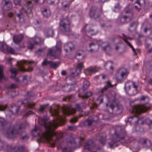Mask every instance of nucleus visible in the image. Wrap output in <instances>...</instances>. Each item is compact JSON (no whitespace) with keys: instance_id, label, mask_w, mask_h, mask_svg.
I'll list each match as a JSON object with an SVG mask.
<instances>
[{"instance_id":"ddd939ff","label":"nucleus","mask_w":152,"mask_h":152,"mask_svg":"<svg viewBox=\"0 0 152 152\" xmlns=\"http://www.w3.org/2000/svg\"><path fill=\"white\" fill-rule=\"evenodd\" d=\"M98 120V117L96 116L93 115L89 117L86 120L81 122L79 124V126L81 127L85 126H90L93 122H96Z\"/></svg>"},{"instance_id":"e433bc0d","label":"nucleus","mask_w":152,"mask_h":152,"mask_svg":"<svg viewBox=\"0 0 152 152\" xmlns=\"http://www.w3.org/2000/svg\"><path fill=\"white\" fill-rule=\"evenodd\" d=\"M113 63L112 61H108L104 65V67L106 69V68L109 67L110 69L113 70V68L112 66Z\"/></svg>"},{"instance_id":"9b49d317","label":"nucleus","mask_w":152,"mask_h":152,"mask_svg":"<svg viewBox=\"0 0 152 152\" xmlns=\"http://www.w3.org/2000/svg\"><path fill=\"white\" fill-rule=\"evenodd\" d=\"M128 71L124 68L119 69L115 75V79L118 81H120L126 78L128 75Z\"/></svg>"},{"instance_id":"7ed1b4c3","label":"nucleus","mask_w":152,"mask_h":152,"mask_svg":"<svg viewBox=\"0 0 152 152\" xmlns=\"http://www.w3.org/2000/svg\"><path fill=\"white\" fill-rule=\"evenodd\" d=\"M134 101L133 100L130 101L131 109L130 110V112L134 114V115L128 118L127 120L126 121V123L127 124L129 123L130 125L132 124L135 125L138 123L143 124L144 123L143 118H139L136 115L146 111L150 108V105L148 102H146L145 104L142 105H132L131 103L133 102Z\"/></svg>"},{"instance_id":"c85d7f7f","label":"nucleus","mask_w":152,"mask_h":152,"mask_svg":"<svg viewBox=\"0 0 152 152\" xmlns=\"http://www.w3.org/2000/svg\"><path fill=\"white\" fill-rule=\"evenodd\" d=\"M11 152H28L27 151L25 150L22 146H18L15 147L12 149Z\"/></svg>"},{"instance_id":"f03ea898","label":"nucleus","mask_w":152,"mask_h":152,"mask_svg":"<svg viewBox=\"0 0 152 152\" xmlns=\"http://www.w3.org/2000/svg\"><path fill=\"white\" fill-rule=\"evenodd\" d=\"M8 124L3 118L0 117V129L6 131L5 134L4 133V135L7 138L13 139L20 135V138L22 140H26L28 139V136L24 132L25 126L22 127L21 125L18 129H17L16 126L8 128Z\"/></svg>"},{"instance_id":"de8ad7c7","label":"nucleus","mask_w":152,"mask_h":152,"mask_svg":"<svg viewBox=\"0 0 152 152\" xmlns=\"http://www.w3.org/2000/svg\"><path fill=\"white\" fill-rule=\"evenodd\" d=\"M18 64L19 67V69L20 71H26V69L24 68L22 64H20V63L19 62H18Z\"/></svg>"},{"instance_id":"3c124183","label":"nucleus","mask_w":152,"mask_h":152,"mask_svg":"<svg viewBox=\"0 0 152 152\" xmlns=\"http://www.w3.org/2000/svg\"><path fill=\"white\" fill-rule=\"evenodd\" d=\"M59 2V0H55L54 1H52L50 2L49 3L50 5H57L58 4Z\"/></svg>"},{"instance_id":"6e6d98bb","label":"nucleus","mask_w":152,"mask_h":152,"mask_svg":"<svg viewBox=\"0 0 152 152\" xmlns=\"http://www.w3.org/2000/svg\"><path fill=\"white\" fill-rule=\"evenodd\" d=\"M7 107V105H0V111H3Z\"/></svg>"},{"instance_id":"f704fd0d","label":"nucleus","mask_w":152,"mask_h":152,"mask_svg":"<svg viewBox=\"0 0 152 152\" xmlns=\"http://www.w3.org/2000/svg\"><path fill=\"white\" fill-rule=\"evenodd\" d=\"M42 13L45 17H48L51 15V12L49 9H44L42 11Z\"/></svg>"},{"instance_id":"a211bd4d","label":"nucleus","mask_w":152,"mask_h":152,"mask_svg":"<svg viewBox=\"0 0 152 152\" xmlns=\"http://www.w3.org/2000/svg\"><path fill=\"white\" fill-rule=\"evenodd\" d=\"M147 21H145L142 24L141 28L145 27L144 28V33L147 34L148 36L151 34L152 33V28L150 25H147Z\"/></svg>"},{"instance_id":"a18cd8bd","label":"nucleus","mask_w":152,"mask_h":152,"mask_svg":"<svg viewBox=\"0 0 152 152\" xmlns=\"http://www.w3.org/2000/svg\"><path fill=\"white\" fill-rule=\"evenodd\" d=\"M150 41L152 42V38H149L145 40V42H146L145 46L146 48H148L150 47V44L148 43V42H149Z\"/></svg>"},{"instance_id":"680f3d73","label":"nucleus","mask_w":152,"mask_h":152,"mask_svg":"<svg viewBox=\"0 0 152 152\" xmlns=\"http://www.w3.org/2000/svg\"><path fill=\"white\" fill-rule=\"evenodd\" d=\"M27 102H28V99H25L23 101H22L21 103V104L26 103Z\"/></svg>"},{"instance_id":"72a5a7b5","label":"nucleus","mask_w":152,"mask_h":152,"mask_svg":"<svg viewBox=\"0 0 152 152\" xmlns=\"http://www.w3.org/2000/svg\"><path fill=\"white\" fill-rule=\"evenodd\" d=\"M10 72L14 74L13 76H11V77L15 79L16 82H18L19 80L17 78H16L15 77L17 74L18 72V71L15 68H11L10 69Z\"/></svg>"},{"instance_id":"473e14b6","label":"nucleus","mask_w":152,"mask_h":152,"mask_svg":"<svg viewBox=\"0 0 152 152\" xmlns=\"http://www.w3.org/2000/svg\"><path fill=\"white\" fill-rule=\"evenodd\" d=\"M54 34V30L52 28L46 30L44 32V34L47 37H52Z\"/></svg>"},{"instance_id":"0eeeda50","label":"nucleus","mask_w":152,"mask_h":152,"mask_svg":"<svg viewBox=\"0 0 152 152\" xmlns=\"http://www.w3.org/2000/svg\"><path fill=\"white\" fill-rule=\"evenodd\" d=\"M61 43L60 40L56 42L55 47L48 49V56L51 59H54L58 57L61 52Z\"/></svg>"},{"instance_id":"7c9ffc66","label":"nucleus","mask_w":152,"mask_h":152,"mask_svg":"<svg viewBox=\"0 0 152 152\" xmlns=\"http://www.w3.org/2000/svg\"><path fill=\"white\" fill-rule=\"evenodd\" d=\"M23 37V35L22 34H20L14 36L13 38V40L15 44H18L21 41Z\"/></svg>"},{"instance_id":"39448f33","label":"nucleus","mask_w":152,"mask_h":152,"mask_svg":"<svg viewBox=\"0 0 152 152\" xmlns=\"http://www.w3.org/2000/svg\"><path fill=\"white\" fill-rule=\"evenodd\" d=\"M115 92L112 91L109 92L108 94L105 95L107 101V103L106 104L107 111L110 113H112L116 108V111H118V113H121L122 112V106L119 104L118 100L115 98Z\"/></svg>"},{"instance_id":"20e7f679","label":"nucleus","mask_w":152,"mask_h":152,"mask_svg":"<svg viewBox=\"0 0 152 152\" xmlns=\"http://www.w3.org/2000/svg\"><path fill=\"white\" fill-rule=\"evenodd\" d=\"M124 138L128 140L127 141H125V143H127L131 139V138H129L126 136V132L124 130L122 129L120 126H117L115 129L114 134L110 138L111 141L108 142L110 147L112 148L117 146L118 145V142Z\"/></svg>"},{"instance_id":"ea45409f","label":"nucleus","mask_w":152,"mask_h":152,"mask_svg":"<svg viewBox=\"0 0 152 152\" xmlns=\"http://www.w3.org/2000/svg\"><path fill=\"white\" fill-rule=\"evenodd\" d=\"M89 86V82L86 80H85L84 81L83 85V91L85 90Z\"/></svg>"},{"instance_id":"49530a36","label":"nucleus","mask_w":152,"mask_h":152,"mask_svg":"<svg viewBox=\"0 0 152 152\" xmlns=\"http://www.w3.org/2000/svg\"><path fill=\"white\" fill-rule=\"evenodd\" d=\"M37 53L38 55L40 56H43L45 53V49H39L38 50Z\"/></svg>"},{"instance_id":"79ce46f5","label":"nucleus","mask_w":152,"mask_h":152,"mask_svg":"<svg viewBox=\"0 0 152 152\" xmlns=\"http://www.w3.org/2000/svg\"><path fill=\"white\" fill-rule=\"evenodd\" d=\"M121 7L118 3L115 4L114 6V10H113V11L115 12H118L120 10Z\"/></svg>"},{"instance_id":"f257e3e1","label":"nucleus","mask_w":152,"mask_h":152,"mask_svg":"<svg viewBox=\"0 0 152 152\" xmlns=\"http://www.w3.org/2000/svg\"><path fill=\"white\" fill-rule=\"evenodd\" d=\"M50 112L52 115L55 116L54 120L52 122L49 121V118L47 116H44L42 119H39V122L40 125L43 127L45 129V132H42L40 127H37L31 132V134L33 137L39 136L38 140L39 142H47L49 146L51 147L55 146V144L58 145L57 148L58 151L62 152H71L72 148L77 147V142H78L81 145V140H82V136L80 139L75 138L72 141H68L67 140L66 142L64 141L59 143L62 137H57L55 140L52 137L53 136L56 135V133L54 130L56 128L60 123L62 122L63 120L61 116L59 114L58 110H55L53 112L50 110Z\"/></svg>"},{"instance_id":"6ab92c4d","label":"nucleus","mask_w":152,"mask_h":152,"mask_svg":"<svg viewBox=\"0 0 152 152\" xmlns=\"http://www.w3.org/2000/svg\"><path fill=\"white\" fill-rule=\"evenodd\" d=\"M145 3V0H137L135 1L134 6L131 10L132 11V10H136L139 12L140 11L141 6L144 5Z\"/></svg>"},{"instance_id":"4be33fe9","label":"nucleus","mask_w":152,"mask_h":152,"mask_svg":"<svg viewBox=\"0 0 152 152\" xmlns=\"http://www.w3.org/2000/svg\"><path fill=\"white\" fill-rule=\"evenodd\" d=\"M89 15L91 18L96 19L99 17L98 12V9L96 7H92L91 9Z\"/></svg>"},{"instance_id":"a878e982","label":"nucleus","mask_w":152,"mask_h":152,"mask_svg":"<svg viewBox=\"0 0 152 152\" xmlns=\"http://www.w3.org/2000/svg\"><path fill=\"white\" fill-rule=\"evenodd\" d=\"M123 39L124 41L126 42L129 46L132 48L133 51L135 53V54H137L136 52H135V50L133 48V46L129 41V40H131L132 39V38L130 37H127L126 35L123 34Z\"/></svg>"},{"instance_id":"b1692460","label":"nucleus","mask_w":152,"mask_h":152,"mask_svg":"<svg viewBox=\"0 0 152 152\" xmlns=\"http://www.w3.org/2000/svg\"><path fill=\"white\" fill-rule=\"evenodd\" d=\"M74 44L72 42H69L65 44L64 46V50L66 52H71L74 49Z\"/></svg>"},{"instance_id":"4468645a","label":"nucleus","mask_w":152,"mask_h":152,"mask_svg":"<svg viewBox=\"0 0 152 152\" xmlns=\"http://www.w3.org/2000/svg\"><path fill=\"white\" fill-rule=\"evenodd\" d=\"M91 27L88 24L84 25L83 28L81 30L83 34L85 33L87 37H89L90 35H95L97 32H94L93 29L91 28Z\"/></svg>"},{"instance_id":"c03bdc74","label":"nucleus","mask_w":152,"mask_h":152,"mask_svg":"<svg viewBox=\"0 0 152 152\" xmlns=\"http://www.w3.org/2000/svg\"><path fill=\"white\" fill-rule=\"evenodd\" d=\"M34 24L35 25L34 26V28L37 30H39L40 26L39 22L37 20Z\"/></svg>"},{"instance_id":"bb28decb","label":"nucleus","mask_w":152,"mask_h":152,"mask_svg":"<svg viewBox=\"0 0 152 152\" xmlns=\"http://www.w3.org/2000/svg\"><path fill=\"white\" fill-rule=\"evenodd\" d=\"M98 70V69L96 67H91L86 69L84 71V73L86 75H88L95 73L97 72Z\"/></svg>"},{"instance_id":"5fc2aeb1","label":"nucleus","mask_w":152,"mask_h":152,"mask_svg":"<svg viewBox=\"0 0 152 152\" xmlns=\"http://www.w3.org/2000/svg\"><path fill=\"white\" fill-rule=\"evenodd\" d=\"M137 25V22H133L130 24V27H134V28H135Z\"/></svg>"},{"instance_id":"13d9d810","label":"nucleus","mask_w":152,"mask_h":152,"mask_svg":"<svg viewBox=\"0 0 152 152\" xmlns=\"http://www.w3.org/2000/svg\"><path fill=\"white\" fill-rule=\"evenodd\" d=\"M17 87V86L15 84H11L9 86V88H15Z\"/></svg>"},{"instance_id":"69168bd1","label":"nucleus","mask_w":152,"mask_h":152,"mask_svg":"<svg viewBox=\"0 0 152 152\" xmlns=\"http://www.w3.org/2000/svg\"><path fill=\"white\" fill-rule=\"evenodd\" d=\"M66 74V72L65 71H63L61 72V74L62 75H64Z\"/></svg>"},{"instance_id":"aec40b11","label":"nucleus","mask_w":152,"mask_h":152,"mask_svg":"<svg viewBox=\"0 0 152 152\" xmlns=\"http://www.w3.org/2000/svg\"><path fill=\"white\" fill-rule=\"evenodd\" d=\"M83 67V63L80 62L78 63L75 69V72H72L70 75V76L74 77L76 75H78L79 73L81 72V69Z\"/></svg>"},{"instance_id":"412c9836","label":"nucleus","mask_w":152,"mask_h":152,"mask_svg":"<svg viewBox=\"0 0 152 152\" xmlns=\"http://www.w3.org/2000/svg\"><path fill=\"white\" fill-rule=\"evenodd\" d=\"M62 112L64 115H69L75 113V109L70 106L69 107H63L62 108Z\"/></svg>"},{"instance_id":"f3484780","label":"nucleus","mask_w":152,"mask_h":152,"mask_svg":"<svg viewBox=\"0 0 152 152\" xmlns=\"http://www.w3.org/2000/svg\"><path fill=\"white\" fill-rule=\"evenodd\" d=\"M0 48L4 52H7L11 54L14 53V51L13 49L8 47L4 42H0Z\"/></svg>"},{"instance_id":"cd10ccee","label":"nucleus","mask_w":152,"mask_h":152,"mask_svg":"<svg viewBox=\"0 0 152 152\" xmlns=\"http://www.w3.org/2000/svg\"><path fill=\"white\" fill-rule=\"evenodd\" d=\"M135 37H137L135 39L136 43L138 45H140L144 39V37L142 35L136 33L135 35Z\"/></svg>"},{"instance_id":"bf43d9fd","label":"nucleus","mask_w":152,"mask_h":152,"mask_svg":"<svg viewBox=\"0 0 152 152\" xmlns=\"http://www.w3.org/2000/svg\"><path fill=\"white\" fill-rule=\"evenodd\" d=\"M20 0H14V2L15 4L19 5Z\"/></svg>"},{"instance_id":"338daca9","label":"nucleus","mask_w":152,"mask_h":152,"mask_svg":"<svg viewBox=\"0 0 152 152\" xmlns=\"http://www.w3.org/2000/svg\"><path fill=\"white\" fill-rule=\"evenodd\" d=\"M146 120L148 121L150 124H152V121L149 119H146Z\"/></svg>"},{"instance_id":"4c0bfd02","label":"nucleus","mask_w":152,"mask_h":152,"mask_svg":"<svg viewBox=\"0 0 152 152\" xmlns=\"http://www.w3.org/2000/svg\"><path fill=\"white\" fill-rule=\"evenodd\" d=\"M5 78L4 75L3 69V67L0 66V82L3 80H5Z\"/></svg>"},{"instance_id":"2eb2a0df","label":"nucleus","mask_w":152,"mask_h":152,"mask_svg":"<svg viewBox=\"0 0 152 152\" xmlns=\"http://www.w3.org/2000/svg\"><path fill=\"white\" fill-rule=\"evenodd\" d=\"M42 42V40L40 38L36 36L34 38L31 39L28 43V48L31 50L34 47V44H38Z\"/></svg>"},{"instance_id":"423d86ee","label":"nucleus","mask_w":152,"mask_h":152,"mask_svg":"<svg viewBox=\"0 0 152 152\" xmlns=\"http://www.w3.org/2000/svg\"><path fill=\"white\" fill-rule=\"evenodd\" d=\"M124 88L126 94L130 96L135 95L140 90L134 82L131 81L125 83Z\"/></svg>"},{"instance_id":"4d7b16f0","label":"nucleus","mask_w":152,"mask_h":152,"mask_svg":"<svg viewBox=\"0 0 152 152\" xmlns=\"http://www.w3.org/2000/svg\"><path fill=\"white\" fill-rule=\"evenodd\" d=\"M77 119L76 117H75L72 118L70 120V122L72 123H74L77 122Z\"/></svg>"},{"instance_id":"393cba45","label":"nucleus","mask_w":152,"mask_h":152,"mask_svg":"<svg viewBox=\"0 0 152 152\" xmlns=\"http://www.w3.org/2000/svg\"><path fill=\"white\" fill-rule=\"evenodd\" d=\"M50 64V66L52 68H56L59 65V63L58 62H53L51 61H48L47 60H45L42 63V65H45L48 64Z\"/></svg>"},{"instance_id":"774afa93","label":"nucleus","mask_w":152,"mask_h":152,"mask_svg":"<svg viewBox=\"0 0 152 152\" xmlns=\"http://www.w3.org/2000/svg\"><path fill=\"white\" fill-rule=\"evenodd\" d=\"M14 14H13L12 13H11L9 15V17H12L14 16Z\"/></svg>"},{"instance_id":"e2e57ef3","label":"nucleus","mask_w":152,"mask_h":152,"mask_svg":"<svg viewBox=\"0 0 152 152\" xmlns=\"http://www.w3.org/2000/svg\"><path fill=\"white\" fill-rule=\"evenodd\" d=\"M32 93L31 92H28L27 93V95L28 96H32Z\"/></svg>"},{"instance_id":"5701e85b","label":"nucleus","mask_w":152,"mask_h":152,"mask_svg":"<svg viewBox=\"0 0 152 152\" xmlns=\"http://www.w3.org/2000/svg\"><path fill=\"white\" fill-rule=\"evenodd\" d=\"M2 4L3 5V9L5 10H8L12 7L11 2L10 0H3L2 2Z\"/></svg>"},{"instance_id":"37998d69","label":"nucleus","mask_w":152,"mask_h":152,"mask_svg":"<svg viewBox=\"0 0 152 152\" xmlns=\"http://www.w3.org/2000/svg\"><path fill=\"white\" fill-rule=\"evenodd\" d=\"M92 93L91 92H88L86 93L84 95H81L80 94L78 95V96L79 97H81L83 98L85 97H87L90 96L91 95Z\"/></svg>"},{"instance_id":"58836bf2","label":"nucleus","mask_w":152,"mask_h":152,"mask_svg":"<svg viewBox=\"0 0 152 152\" xmlns=\"http://www.w3.org/2000/svg\"><path fill=\"white\" fill-rule=\"evenodd\" d=\"M30 76L25 75L23 77V80L24 83H27L30 81Z\"/></svg>"},{"instance_id":"6e6552de","label":"nucleus","mask_w":152,"mask_h":152,"mask_svg":"<svg viewBox=\"0 0 152 152\" xmlns=\"http://www.w3.org/2000/svg\"><path fill=\"white\" fill-rule=\"evenodd\" d=\"M131 7L130 5H128L124 11V12L126 14H129V16L126 15L122 18L119 17L118 18L117 22L118 24H122L128 22L132 20L133 15V12L131 9H130Z\"/></svg>"},{"instance_id":"c756f323","label":"nucleus","mask_w":152,"mask_h":152,"mask_svg":"<svg viewBox=\"0 0 152 152\" xmlns=\"http://www.w3.org/2000/svg\"><path fill=\"white\" fill-rule=\"evenodd\" d=\"M12 107L13 108V110L9 111V114L8 115L10 118H11L12 116H14V115L17 114L20 109V107H19L14 106Z\"/></svg>"},{"instance_id":"0e129e2a","label":"nucleus","mask_w":152,"mask_h":152,"mask_svg":"<svg viewBox=\"0 0 152 152\" xmlns=\"http://www.w3.org/2000/svg\"><path fill=\"white\" fill-rule=\"evenodd\" d=\"M44 108L43 107H41L39 109V111L40 112H42L44 110Z\"/></svg>"},{"instance_id":"09e8293b","label":"nucleus","mask_w":152,"mask_h":152,"mask_svg":"<svg viewBox=\"0 0 152 152\" xmlns=\"http://www.w3.org/2000/svg\"><path fill=\"white\" fill-rule=\"evenodd\" d=\"M6 145L5 143L2 142L0 139V150L4 149Z\"/></svg>"},{"instance_id":"603ef678","label":"nucleus","mask_w":152,"mask_h":152,"mask_svg":"<svg viewBox=\"0 0 152 152\" xmlns=\"http://www.w3.org/2000/svg\"><path fill=\"white\" fill-rule=\"evenodd\" d=\"M77 128V126H68V129L69 130H73L76 129Z\"/></svg>"},{"instance_id":"f8f14e48","label":"nucleus","mask_w":152,"mask_h":152,"mask_svg":"<svg viewBox=\"0 0 152 152\" xmlns=\"http://www.w3.org/2000/svg\"><path fill=\"white\" fill-rule=\"evenodd\" d=\"M34 104V103H28L24 106L23 111L22 113V115L23 117L26 118L29 115H33L34 114V112L31 110H29V109L33 110Z\"/></svg>"},{"instance_id":"a19ab883","label":"nucleus","mask_w":152,"mask_h":152,"mask_svg":"<svg viewBox=\"0 0 152 152\" xmlns=\"http://www.w3.org/2000/svg\"><path fill=\"white\" fill-rule=\"evenodd\" d=\"M22 63L23 64H28L29 65V71H31L32 70V68L31 67V64L33 63V62L32 61H28L26 60H24L23 61Z\"/></svg>"},{"instance_id":"1a4fd4ad","label":"nucleus","mask_w":152,"mask_h":152,"mask_svg":"<svg viewBox=\"0 0 152 152\" xmlns=\"http://www.w3.org/2000/svg\"><path fill=\"white\" fill-rule=\"evenodd\" d=\"M59 25L60 28L63 33L69 36V33L70 32L69 20L67 19H61Z\"/></svg>"},{"instance_id":"864d4df0","label":"nucleus","mask_w":152,"mask_h":152,"mask_svg":"<svg viewBox=\"0 0 152 152\" xmlns=\"http://www.w3.org/2000/svg\"><path fill=\"white\" fill-rule=\"evenodd\" d=\"M149 99V98L148 96H142L140 98L141 100H147L148 101Z\"/></svg>"},{"instance_id":"c9c22d12","label":"nucleus","mask_w":152,"mask_h":152,"mask_svg":"<svg viewBox=\"0 0 152 152\" xmlns=\"http://www.w3.org/2000/svg\"><path fill=\"white\" fill-rule=\"evenodd\" d=\"M142 144L144 146L148 147L151 145V141L148 139L144 140L142 142Z\"/></svg>"},{"instance_id":"052dcab7","label":"nucleus","mask_w":152,"mask_h":152,"mask_svg":"<svg viewBox=\"0 0 152 152\" xmlns=\"http://www.w3.org/2000/svg\"><path fill=\"white\" fill-rule=\"evenodd\" d=\"M83 53V51L82 50H79L77 51L76 53V55L77 56H80Z\"/></svg>"},{"instance_id":"8fccbe9b","label":"nucleus","mask_w":152,"mask_h":152,"mask_svg":"<svg viewBox=\"0 0 152 152\" xmlns=\"http://www.w3.org/2000/svg\"><path fill=\"white\" fill-rule=\"evenodd\" d=\"M99 141L102 145H104L105 143L106 138L104 137H101Z\"/></svg>"},{"instance_id":"dca6fc26","label":"nucleus","mask_w":152,"mask_h":152,"mask_svg":"<svg viewBox=\"0 0 152 152\" xmlns=\"http://www.w3.org/2000/svg\"><path fill=\"white\" fill-rule=\"evenodd\" d=\"M113 86L110 84V83L107 82V85L105 86L101 90V94L96 98V103L97 104H101L103 99V93L106 91L109 87H112Z\"/></svg>"},{"instance_id":"2f4dec72","label":"nucleus","mask_w":152,"mask_h":152,"mask_svg":"<svg viewBox=\"0 0 152 152\" xmlns=\"http://www.w3.org/2000/svg\"><path fill=\"white\" fill-rule=\"evenodd\" d=\"M80 107H82L85 108V103L84 102H82L80 104H76V108L79 111L82 112V113H83V114H84L85 115H87L88 114V112L82 111L81 110V108Z\"/></svg>"},{"instance_id":"9d476101","label":"nucleus","mask_w":152,"mask_h":152,"mask_svg":"<svg viewBox=\"0 0 152 152\" xmlns=\"http://www.w3.org/2000/svg\"><path fill=\"white\" fill-rule=\"evenodd\" d=\"M101 42V41L100 40L98 41L96 43L92 42L89 44V47L91 48L92 46H94L96 45L98 48L101 46L102 50L105 51L106 54H108L109 52L111 49L109 43L107 42H102V44L100 45Z\"/></svg>"}]
</instances>
